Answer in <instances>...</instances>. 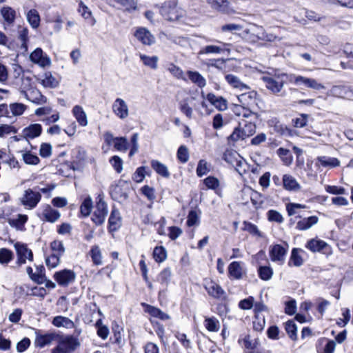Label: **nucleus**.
Returning a JSON list of instances; mask_svg holds the SVG:
<instances>
[{
    "instance_id": "f257e3e1",
    "label": "nucleus",
    "mask_w": 353,
    "mask_h": 353,
    "mask_svg": "<svg viewBox=\"0 0 353 353\" xmlns=\"http://www.w3.org/2000/svg\"><path fill=\"white\" fill-rule=\"evenodd\" d=\"M21 81L19 91L26 100L37 105H42L46 103L47 98L41 94L36 86L32 85V79L30 77H23Z\"/></svg>"
},
{
    "instance_id": "f03ea898",
    "label": "nucleus",
    "mask_w": 353,
    "mask_h": 353,
    "mask_svg": "<svg viewBox=\"0 0 353 353\" xmlns=\"http://www.w3.org/2000/svg\"><path fill=\"white\" fill-rule=\"evenodd\" d=\"M160 14L163 18L170 22L182 21L185 17V11L178 6L175 0L164 2L160 8Z\"/></svg>"
},
{
    "instance_id": "7ed1b4c3",
    "label": "nucleus",
    "mask_w": 353,
    "mask_h": 353,
    "mask_svg": "<svg viewBox=\"0 0 353 353\" xmlns=\"http://www.w3.org/2000/svg\"><path fill=\"white\" fill-rule=\"evenodd\" d=\"M286 74L279 72L263 73L261 79L265 84V87L272 94L279 95L282 91L285 83Z\"/></svg>"
},
{
    "instance_id": "20e7f679",
    "label": "nucleus",
    "mask_w": 353,
    "mask_h": 353,
    "mask_svg": "<svg viewBox=\"0 0 353 353\" xmlns=\"http://www.w3.org/2000/svg\"><path fill=\"white\" fill-rule=\"evenodd\" d=\"M108 212V205L104 201V194L101 192L96 198V205L91 216L92 221L96 225H101L105 221Z\"/></svg>"
},
{
    "instance_id": "39448f33",
    "label": "nucleus",
    "mask_w": 353,
    "mask_h": 353,
    "mask_svg": "<svg viewBox=\"0 0 353 353\" xmlns=\"http://www.w3.org/2000/svg\"><path fill=\"white\" fill-rule=\"evenodd\" d=\"M41 199V194L39 192L31 188L25 190L19 198V201L25 209L32 210L37 207Z\"/></svg>"
},
{
    "instance_id": "423d86ee",
    "label": "nucleus",
    "mask_w": 353,
    "mask_h": 353,
    "mask_svg": "<svg viewBox=\"0 0 353 353\" xmlns=\"http://www.w3.org/2000/svg\"><path fill=\"white\" fill-rule=\"evenodd\" d=\"M57 341L58 345L52 350V353H70L79 345L78 340L71 336H58Z\"/></svg>"
},
{
    "instance_id": "0eeeda50",
    "label": "nucleus",
    "mask_w": 353,
    "mask_h": 353,
    "mask_svg": "<svg viewBox=\"0 0 353 353\" xmlns=\"http://www.w3.org/2000/svg\"><path fill=\"white\" fill-rule=\"evenodd\" d=\"M203 286L210 296L221 300L226 299L225 292L216 282L213 280L210 279H204Z\"/></svg>"
},
{
    "instance_id": "6e6552de",
    "label": "nucleus",
    "mask_w": 353,
    "mask_h": 353,
    "mask_svg": "<svg viewBox=\"0 0 353 353\" xmlns=\"http://www.w3.org/2000/svg\"><path fill=\"white\" fill-rule=\"evenodd\" d=\"M112 109L114 115L121 120L127 119L130 115L128 104L121 98H117L114 101Z\"/></svg>"
},
{
    "instance_id": "1a4fd4ad",
    "label": "nucleus",
    "mask_w": 353,
    "mask_h": 353,
    "mask_svg": "<svg viewBox=\"0 0 353 353\" xmlns=\"http://www.w3.org/2000/svg\"><path fill=\"white\" fill-rule=\"evenodd\" d=\"M75 273L68 269H64L54 274L53 278L57 283L63 287H65L72 283L75 280Z\"/></svg>"
},
{
    "instance_id": "9d476101",
    "label": "nucleus",
    "mask_w": 353,
    "mask_h": 353,
    "mask_svg": "<svg viewBox=\"0 0 353 353\" xmlns=\"http://www.w3.org/2000/svg\"><path fill=\"white\" fill-rule=\"evenodd\" d=\"M35 334L34 345L40 348L50 345L53 341H57L58 339V335L54 332L43 333L40 330H37Z\"/></svg>"
},
{
    "instance_id": "9b49d317",
    "label": "nucleus",
    "mask_w": 353,
    "mask_h": 353,
    "mask_svg": "<svg viewBox=\"0 0 353 353\" xmlns=\"http://www.w3.org/2000/svg\"><path fill=\"white\" fill-rule=\"evenodd\" d=\"M288 249L279 244L271 245L269 249V255L272 261L283 265L285 262Z\"/></svg>"
},
{
    "instance_id": "f8f14e48",
    "label": "nucleus",
    "mask_w": 353,
    "mask_h": 353,
    "mask_svg": "<svg viewBox=\"0 0 353 353\" xmlns=\"http://www.w3.org/2000/svg\"><path fill=\"white\" fill-rule=\"evenodd\" d=\"M134 37L145 46H152L156 41L154 36L148 29L144 27L137 28L134 32Z\"/></svg>"
},
{
    "instance_id": "ddd939ff",
    "label": "nucleus",
    "mask_w": 353,
    "mask_h": 353,
    "mask_svg": "<svg viewBox=\"0 0 353 353\" xmlns=\"http://www.w3.org/2000/svg\"><path fill=\"white\" fill-rule=\"evenodd\" d=\"M30 60L41 68L48 67L51 64V59L40 48L31 52Z\"/></svg>"
},
{
    "instance_id": "4468645a",
    "label": "nucleus",
    "mask_w": 353,
    "mask_h": 353,
    "mask_svg": "<svg viewBox=\"0 0 353 353\" xmlns=\"http://www.w3.org/2000/svg\"><path fill=\"white\" fill-rule=\"evenodd\" d=\"M14 248L17 254L16 263L19 266L25 264L27 259L30 261L33 260V254L32 251L26 247V245L19 243H16L14 244Z\"/></svg>"
},
{
    "instance_id": "2eb2a0df",
    "label": "nucleus",
    "mask_w": 353,
    "mask_h": 353,
    "mask_svg": "<svg viewBox=\"0 0 353 353\" xmlns=\"http://www.w3.org/2000/svg\"><path fill=\"white\" fill-rule=\"evenodd\" d=\"M216 43H219L220 46L216 45H208L202 48L199 52H198L199 55L203 54H220L225 51L230 52V44L227 43H223L220 41H216Z\"/></svg>"
},
{
    "instance_id": "dca6fc26",
    "label": "nucleus",
    "mask_w": 353,
    "mask_h": 353,
    "mask_svg": "<svg viewBox=\"0 0 353 353\" xmlns=\"http://www.w3.org/2000/svg\"><path fill=\"white\" fill-rule=\"evenodd\" d=\"M263 29L261 26L253 24L243 31V37L251 43L261 41Z\"/></svg>"
},
{
    "instance_id": "f3484780",
    "label": "nucleus",
    "mask_w": 353,
    "mask_h": 353,
    "mask_svg": "<svg viewBox=\"0 0 353 353\" xmlns=\"http://www.w3.org/2000/svg\"><path fill=\"white\" fill-rule=\"evenodd\" d=\"M40 210V218L47 222L54 223L61 217V213L48 204L43 205Z\"/></svg>"
},
{
    "instance_id": "a211bd4d",
    "label": "nucleus",
    "mask_w": 353,
    "mask_h": 353,
    "mask_svg": "<svg viewBox=\"0 0 353 353\" xmlns=\"http://www.w3.org/2000/svg\"><path fill=\"white\" fill-rule=\"evenodd\" d=\"M305 248L312 252L323 251L325 254L331 253L330 246L324 241L319 239H312L308 241Z\"/></svg>"
},
{
    "instance_id": "6ab92c4d",
    "label": "nucleus",
    "mask_w": 353,
    "mask_h": 353,
    "mask_svg": "<svg viewBox=\"0 0 353 353\" xmlns=\"http://www.w3.org/2000/svg\"><path fill=\"white\" fill-rule=\"evenodd\" d=\"M0 14L3 19L4 29H6L7 26H13L17 17V12L14 8L8 6H4L0 9Z\"/></svg>"
},
{
    "instance_id": "aec40b11",
    "label": "nucleus",
    "mask_w": 353,
    "mask_h": 353,
    "mask_svg": "<svg viewBox=\"0 0 353 353\" xmlns=\"http://www.w3.org/2000/svg\"><path fill=\"white\" fill-rule=\"evenodd\" d=\"M228 274L234 279H241L246 274L244 263L240 261L232 262L228 266Z\"/></svg>"
},
{
    "instance_id": "412c9836",
    "label": "nucleus",
    "mask_w": 353,
    "mask_h": 353,
    "mask_svg": "<svg viewBox=\"0 0 353 353\" xmlns=\"http://www.w3.org/2000/svg\"><path fill=\"white\" fill-rule=\"evenodd\" d=\"M122 218L118 209L113 207L108 219V230L110 232L118 230L121 226Z\"/></svg>"
},
{
    "instance_id": "4be33fe9",
    "label": "nucleus",
    "mask_w": 353,
    "mask_h": 353,
    "mask_svg": "<svg viewBox=\"0 0 353 353\" xmlns=\"http://www.w3.org/2000/svg\"><path fill=\"white\" fill-rule=\"evenodd\" d=\"M257 97L256 92L250 90L243 92L238 96V101L241 103L243 107H251L256 104V99Z\"/></svg>"
},
{
    "instance_id": "5701e85b",
    "label": "nucleus",
    "mask_w": 353,
    "mask_h": 353,
    "mask_svg": "<svg viewBox=\"0 0 353 353\" xmlns=\"http://www.w3.org/2000/svg\"><path fill=\"white\" fill-rule=\"evenodd\" d=\"M316 166H322L323 168H333L340 165V161L335 157L321 156L316 158Z\"/></svg>"
},
{
    "instance_id": "b1692460",
    "label": "nucleus",
    "mask_w": 353,
    "mask_h": 353,
    "mask_svg": "<svg viewBox=\"0 0 353 353\" xmlns=\"http://www.w3.org/2000/svg\"><path fill=\"white\" fill-rule=\"evenodd\" d=\"M41 132V125L39 123H34L28 125L23 130L22 137L28 141L29 139H34L39 137Z\"/></svg>"
},
{
    "instance_id": "393cba45",
    "label": "nucleus",
    "mask_w": 353,
    "mask_h": 353,
    "mask_svg": "<svg viewBox=\"0 0 353 353\" xmlns=\"http://www.w3.org/2000/svg\"><path fill=\"white\" fill-rule=\"evenodd\" d=\"M282 182L283 188L286 190L297 192L301 190V185L296 179L290 174H284L283 176Z\"/></svg>"
},
{
    "instance_id": "a878e982",
    "label": "nucleus",
    "mask_w": 353,
    "mask_h": 353,
    "mask_svg": "<svg viewBox=\"0 0 353 353\" xmlns=\"http://www.w3.org/2000/svg\"><path fill=\"white\" fill-rule=\"evenodd\" d=\"M207 100L220 111L225 110L228 108L227 101L222 97H217L213 93L206 96Z\"/></svg>"
},
{
    "instance_id": "bb28decb",
    "label": "nucleus",
    "mask_w": 353,
    "mask_h": 353,
    "mask_svg": "<svg viewBox=\"0 0 353 353\" xmlns=\"http://www.w3.org/2000/svg\"><path fill=\"white\" fill-rule=\"evenodd\" d=\"M225 79L228 84L234 89L239 90L240 91L250 90V87L247 84L242 82L238 77L234 74H227L225 77Z\"/></svg>"
},
{
    "instance_id": "cd10ccee",
    "label": "nucleus",
    "mask_w": 353,
    "mask_h": 353,
    "mask_svg": "<svg viewBox=\"0 0 353 353\" xmlns=\"http://www.w3.org/2000/svg\"><path fill=\"white\" fill-rule=\"evenodd\" d=\"M212 9L221 12H228L230 3L228 0H205Z\"/></svg>"
},
{
    "instance_id": "c85d7f7f",
    "label": "nucleus",
    "mask_w": 353,
    "mask_h": 353,
    "mask_svg": "<svg viewBox=\"0 0 353 353\" xmlns=\"http://www.w3.org/2000/svg\"><path fill=\"white\" fill-rule=\"evenodd\" d=\"M38 81L44 88H54L59 85V81L50 72H46L38 79Z\"/></svg>"
},
{
    "instance_id": "c756f323",
    "label": "nucleus",
    "mask_w": 353,
    "mask_h": 353,
    "mask_svg": "<svg viewBox=\"0 0 353 353\" xmlns=\"http://www.w3.org/2000/svg\"><path fill=\"white\" fill-rule=\"evenodd\" d=\"M28 217L26 214H18L15 218L8 219L9 225L17 230L23 231L25 230V224L28 221Z\"/></svg>"
},
{
    "instance_id": "7c9ffc66",
    "label": "nucleus",
    "mask_w": 353,
    "mask_h": 353,
    "mask_svg": "<svg viewBox=\"0 0 353 353\" xmlns=\"http://www.w3.org/2000/svg\"><path fill=\"white\" fill-rule=\"evenodd\" d=\"M97 315L99 316V318L97 319L95 323L97 333L100 338H101L103 340H105L108 336L109 329L106 325H103L102 323V314L99 309L98 310Z\"/></svg>"
},
{
    "instance_id": "2f4dec72",
    "label": "nucleus",
    "mask_w": 353,
    "mask_h": 353,
    "mask_svg": "<svg viewBox=\"0 0 353 353\" xmlns=\"http://www.w3.org/2000/svg\"><path fill=\"white\" fill-rule=\"evenodd\" d=\"M319 218L316 216H311L299 221L296 223V228L299 230H306L316 224Z\"/></svg>"
},
{
    "instance_id": "473e14b6",
    "label": "nucleus",
    "mask_w": 353,
    "mask_h": 353,
    "mask_svg": "<svg viewBox=\"0 0 353 353\" xmlns=\"http://www.w3.org/2000/svg\"><path fill=\"white\" fill-rule=\"evenodd\" d=\"M151 167L158 174L163 177L168 178L170 175L168 167L157 160L151 161Z\"/></svg>"
},
{
    "instance_id": "72a5a7b5",
    "label": "nucleus",
    "mask_w": 353,
    "mask_h": 353,
    "mask_svg": "<svg viewBox=\"0 0 353 353\" xmlns=\"http://www.w3.org/2000/svg\"><path fill=\"white\" fill-rule=\"evenodd\" d=\"M26 19L32 28L36 29L39 26L40 16L37 10H30L26 14Z\"/></svg>"
},
{
    "instance_id": "f704fd0d",
    "label": "nucleus",
    "mask_w": 353,
    "mask_h": 353,
    "mask_svg": "<svg viewBox=\"0 0 353 353\" xmlns=\"http://www.w3.org/2000/svg\"><path fill=\"white\" fill-rule=\"evenodd\" d=\"M72 113L79 122L82 126H85L88 124L87 115L83 108L79 105H75L72 109Z\"/></svg>"
},
{
    "instance_id": "c9c22d12",
    "label": "nucleus",
    "mask_w": 353,
    "mask_h": 353,
    "mask_svg": "<svg viewBox=\"0 0 353 353\" xmlns=\"http://www.w3.org/2000/svg\"><path fill=\"white\" fill-rule=\"evenodd\" d=\"M22 159L27 165H36L40 162L39 158L29 150H21Z\"/></svg>"
},
{
    "instance_id": "e433bc0d",
    "label": "nucleus",
    "mask_w": 353,
    "mask_h": 353,
    "mask_svg": "<svg viewBox=\"0 0 353 353\" xmlns=\"http://www.w3.org/2000/svg\"><path fill=\"white\" fill-rule=\"evenodd\" d=\"M123 8L125 12L132 13L138 10V3L136 0H113Z\"/></svg>"
},
{
    "instance_id": "4c0bfd02",
    "label": "nucleus",
    "mask_w": 353,
    "mask_h": 353,
    "mask_svg": "<svg viewBox=\"0 0 353 353\" xmlns=\"http://www.w3.org/2000/svg\"><path fill=\"white\" fill-rule=\"evenodd\" d=\"M52 324L57 327H65L68 329L72 328L74 327V323L68 317L62 316H57L52 320Z\"/></svg>"
},
{
    "instance_id": "58836bf2",
    "label": "nucleus",
    "mask_w": 353,
    "mask_h": 353,
    "mask_svg": "<svg viewBox=\"0 0 353 353\" xmlns=\"http://www.w3.org/2000/svg\"><path fill=\"white\" fill-rule=\"evenodd\" d=\"M302 250L299 248H293L291 252V256L290 258V261L288 262V265L290 266L294 265L296 267H300L303 263V259L302 256L300 255L299 252Z\"/></svg>"
},
{
    "instance_id": "ea45409f",
    "label": "nucleus",
    "mask_w": 353,
    "mask_h": 353,
    "mask_svg": "<svg viewBox=\"0 0 353 353\" xmlns=\"http://www.w3.org/2000/svg\"><path fill=\"white\" fill-rule=\"evenodd\" d=\"M171 270L167 268L163 269L157 276V281L161 285L163 288H166L170 283L171 279Z\"/></svg>"
},
{
    "instance_id": "a19ab883",
    "label": "nucleus",
    "mask_w": 353,
    "mask_h": 353,
    "mask_svg": "<svg viewBox=\"0 0 353 353\" xmlns=\"http://www.w3.org/2000/svg\"><path fill=\"white\" fill-rule=\"evenodd\" d=\"M234 167L236 171L241 176L250 170V165L241 156L237 157V161H236Z\"/></svg>"
},
{
    "instance_id": "79ce46f5",
    "label": "nucleus",
    "mask_w": 353,
    "mask_h": 353,
    "mask_svg": "<svg viewBox=\"0 0 353 353\" xmlns=\"http://www.w3.org/2000/svg\"><path fill=\"white\" fill-rule=\"evenodd\" d=\"M189 79L200 88H203L206 85L205 78L198 72L189 71L188 72Z\"/></svg>"
},
{
    "instance_id": "37998d69",
    "label": "nucleus",
    "mask_w": 353,
    "mask_h": 353,
    "mask_svg": "<svg viewBox=\"0 0 353 353\" xmlns=\"http://www.w3.org/2000/svg\"><path fill=\"white\" fill-rule=\"evenodd\" d=\"M111 195L114 200L120 201H124L128 198V193L123 191L121 186L119 185L112 188L111 190Z\"/></svg>"
},
{
    "instance_id": "c03bdc74",
    "label": "nucleus",
    "mask_w": 353,
    "mask_h": 353,
    "mask_svg": "<svg viewBox=\"0 0 353 353\" xmlns=\"http://www.w3.org/2000/svg\"><path fill=\"white\" fill-rule=\"evenodd\" d=\"M139 57L145 65H146L153 70H155L157 68V66H158L157 63L159 61L158 57H157V56L149 57L145 54H141L139 55Z\"/></svg>"
},
{
    "instance_id": "a18cd8bd",
    "label": "nucleus",
    "mask_w": 353,
    "mask_h": 353,
    "mask_svg": "<svg viewBox=\"0 0 353 353\" xmlns=\"http://www.w3.org/2000/svg\"><path fill=\"white\" fill-rule=\"evenodd\" d=\"M285 330L292 340L297 339V327L293 320L288 321L285 323Z\"/></svg>"
},
{
    "instance_id": "49530a36",
    "label": "nucleus",
    "mask_w": 353,
    "mask_h": 353,
    "mask_svg": "<svg viewBox=\"0 0 353 353\" xmlns=\"http://www.w3.org/2000/svg\"><path fill=\"white\" fill-rule=\"evenodd\" d=\"M259 276L263 281H269L273 275V270L270 266L260 265L258 269Z\"/></svg>"
},
{
    "instance_id": "de8ad7c7",
    "label": "nucleus",
    "mask_w": 353,
    "mask_h": 353,
    "mask_svg": "<svg viewBox=\"0 0 353 353\" xmlns=\"http://www.w3.org/2000/svg\"><path fill=\"white\" fill-rule=\"evenodd\" d=\"M18 37L21 41V48L26 52L28 50V29L26 27H20L18 32Z\"/></svg>"
},
{
    "instance_id": "09e8293b",
    "label": "nucleus",
    "mask_w": 353,
    "mask_h": 353,
    "mask_svg": "<svg viewBox=\"0 0 353 353\" xmlns=\"http://www.w3.org/2000/svg\"><path fill=\"white\" fill-rule=\"evenodd\" d=\"M14 258L12 251L7 248L0 249V264L7 265Z\"/></svg>"
},
{
    "instance_id": "8fccbe9b",
    "label": "nucleus",
    "mask_w": 353,
    "mask_h": 353,
    "mask_svg": "<svg viewBox=\"0 0 353 353\" xmlns=\"http://www.w3.org/2000/svg\"><path fill=\"white\" fill-rule=\"evenodd\" d=\"M112 329L113 332V337L114 339V343L119 345H122V333L123 332V328L117 323H114L112 325Z\"/></svg>"
},
{
    "instance_id": "3c124183",
    "label": "nucleus",
    "mask_w": 353,
    "mask_h": 353,
    "mask_svg": "<svg viewBox=\"0 0 353 353\" xmlns=\"http://www.w3.org/2000/svg\"><path fill=\"white\" fill-rule=\"evenodd\" d=\"M92 262L96 265H102L103 261H102V254L101 251L99 246L95 245L93 246L91 249L90 253Z\"/></svg>"
},
{
    "instance_id": "603ef678",
    "label": "nucleus",
    "mask_w": 353,
    "mask_h": 353,
    "mask_svg": "<svg viewBox=\"0 0 353 353\" xmlns=\"http://www.w3.org/2000/svg\"><path fill=\"white\" fill-rule=\"evenodd\" d=\"M153 258L157 263L164 261L167 258V252L163 246H157L154 249Z\"/></svg>"
},
{
    "instance_id": "864d4df0",
    "label": "nucleus",
    "mask_w": 353,
    "mask_h": 353,
    "mask_svg": "<svg viewBox=\"0 0 353 353\" xmlns=\"http://www.w3.org/2000/svg\"><path fill=\"white\" fill-rule=\"evenodd\" d=\"M129 143L125 137H117L114 148L119 152H126L128 150Z\"/></svg>"
},
{
    "instance_id": "5fc2aeb1",
    "label": "nucleus",
    "mask_w": 353,
    "mask_h": 353,
    "mask_svg": "<svg viewBox=\"0 0 353 353\" xmlns=\"http://www.w3.org/2000/svg\"><path fill=\"white\" fill-rule=\"evenodd\" d=\"M205 327L210 332H217L219 330L220 324L219 321L214 318H206L204 321Z\"/></svg>"
},
{
    "instance_id": "6e6d98bb",
    "label": "nucleus",
    "mask_w": 353,
    "mask_h": 353,
    "mask_svg": "<svg viewBox=\"0 0 353 353\" xmlns=\"http://www.w3.org/2000/svg\"><path fill=\"white\" fill-rule=\"evenodd\" d=\"M179 109L188 119L192 117L193 110L190 106L188 99H183L179 102Z\"/></svg>"
},
{
    "instance_id": "4d7b16f0",
    "label": "nucleus",
    "mask_w": 353,
    "mask_h": 353,
    "mask_svg": "<svg viewBox=\"0 0 353 353\" xmlns=\"http://www.w3.org/2000/svg\"><path fill=\"white\" fill-rule=\"evenodd\" d=\"M210 170V165L205 160L201 159L199 161L196 171L198 176L201 177L206 174Z\"/></svg>"
},
{
    "instance_id": "13d9d810",
    "label": "nucleus",
    "mask_w": 353,
    "mask_h": 353,
    "mask_svg": "<svg viewBox=\"0 0 353 353\" xmlns=\"http://www.w3.org/2000/svg\"><path fill=\"white\" fill-rule=\"evenodd\" d=\"M277 154L281 158L285 165H290L292 161V157L287 149L280 148L277 150Z\"/></svg>"
},
{
    "instance_id": "bf43d9fd",
    "label": "nucleus",
    "mask_w": 353,
    "mask_h": 353,
    "mask_svg": "<svg viewBox=\"0 0 353 353\" xmlns=\"http://www.w3.org/2000/svg\"><path fill=\"white\" fill-rule=\"evenodd\" d=\"M305 208V205L296 203H289L286 205V210L289 216L295 215L299 212V210Z\"/></svg>"
},
{
    "instance_id": "052dcab7",
    "label": "nucleus",
    "mask_w": 353,
    "mask_h": 353,
    "mask_svg": "<svg viewBox=\"0 0 353 353\" xmlns=\"http://www.w3.org/2000/svg\"><path fill=\"white\" fill-rule=\"evenodd\" d=\"M205 185L208 189L216 190L219 189L220 183L217 178L214 176H208L203 180Z\"/></svg>"
},
{
    "instance_id": "680f3d73",
    "label": "nucleus",
    "mask_w": 353,
    "mask_h": 353,
    "mask_svg": "<svg viewBox=\"0 0 353 353\" xmlns=\"http://www.w3.org/2000/svg\"><path fill=\"white\" fill-rule=\"evenodd\" d=\"M9 108L10 112L14 116H19L24 112L26 106L21 103H11Z\"/></svg>"
},
{
    "instance_id": "e2e57ef3",
    "label": "nucleus",
    "mask_w": 353,
    "mask_h": 353,
    "mask_svg": "<svg viewBox=\"0 0 353 353\" xmlns=\"http://www.w3.org/2000/svg\"><path fill=\"white\" fill-rule=\"evenodd\" d=\"M110 163L117 173H121L123 170V160L119 156L112 157L110 159Z\"/></svg>"
},
{
    "instance_id": "0e129e2a",
    "label": "nucleus",
    "mask_w": 353,
    "mask_h": 353,
    "mask_svg": "<svg viewBox=\"0 0 353 353\" xmlns=\"http://www.w3.org/2000/svg\"><path fill=\"white\" fill-rule=\"evenodd\" d=\"M177 158L183 163H186L189 159V152L186 146L181 145L177 150Z\"/></svg>"
},
{
    "instance_id": "69168bd1",
    "label": "nucleus",
    "mask_w": 353,
    "mask_h": 353,
    "mask_svg": "<svg viewBox=\"0 0 353 353\" xmlns=\"http://www.w3.org/2000/svg\"><path fill=\"white\" fill-rule=\"evenodd\" d=\"M268 219L270 221H274L278 223H281L283 222V217L281 214L280 212H279L276 210H270L267 212Z\"/></svg>"
},
{
    "instance_id": "338daca9",
    "label": "nucleus",
    "mask_w": 353,
    "mask_h": 353,
    "mask_svg": "<svg viewBox=\"0 0 353 353\" xmlns=\"http://www.w3.org/2000/svg\"><path fill=\"white\" fill-rule=\"evenodd\" d=\"M60 256L59 255L53 253L50 256H48L46 259V264L49 268H54L57 267V265L60 263Z\"/></svg>"
},
{
    "instance_id": "774afa93",
    "label": "nucleus",
    "mask_w": 353,
    "mask_h": 353,
    "mask_svg": "<svg viewBox=\"0 0 353 353\" xmlns=\"http://www.w3.org/2000/svg\"><path fill=\"white\" fill-rule=\"evenodd\" d=\"M51 249L52 250L54 253L62 256L65 252V248L63 246V242L59 240H55L51 243Z\"/></svg>"
}]
</instances>
